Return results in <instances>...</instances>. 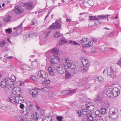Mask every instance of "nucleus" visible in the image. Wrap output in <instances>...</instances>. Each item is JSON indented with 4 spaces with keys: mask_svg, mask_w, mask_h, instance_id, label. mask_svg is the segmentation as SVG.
I'll use <instances>...</instances> for the list:
<instances>
[{
    "mask_svg": "<svg viewBox=\"0 0 121 121\" xmlns=\"http://www.w3.org/2000/svg\"><path fill=\"white\" fill-rule=\"evenodd\" d=\"M96 121H104V120L103 119L100 117H99L97 119Z\"/></svg>",
    "mask_w": 121,
    "mask_h": 121,
    "instance_id": "obj_58",
    "label": "nucleus"
},
{
    "mask_svg": "<svg viewBox=\"0 0 121 121\" xmlns=\"http://www.w3.org/2000/svg\"><path fill=\"white\" fill-rule=\"evenodd\" d=\"M77 113L78 115V117H81L82 112L81 110H78L77 112Z\"/></svg>",
    "mask_w": 121,
    "mask_h": 121,
    "instance_id": "obj_41",
    "label": "nucleus"
},
{
    "mask_svg": "<svg viewBox=\"0 0 121 121\" xmlns=\"http://www.w3.org/2000/svg\"><path fill=\"white\" fill-rule=\"evenodd\" d=\"M114 73V72L112 71V69L111 67L108 68L107 69V74L111 77H113Z\"/></svg>",
    "mask_w": 121,
    "mask_h": 121,
    "instance_id": "obj_18",
    "label": "nucleus"
},
{
    "mask_svg": "<svg viewBox=\"0 0 121 121\" xmlns=\"http://www.w3.org/2000/svg\"><path fill=\"white\" fill-rule=\"evenodd\" d=\"M51 51L50 50H48L47 52L45 53V55L46 56H50L51 53Z\"/></svg>",
    "mask_w": 121,
    "mask_h": 121,
    "instance_id": "obj_40",
    "label": "nucleus"
},
{
    "mask_svg": "<svg viewBox=\"0 0 121 121\" xmlns=\"http://www.w3.org/2000/svg\"><path fill=\"white\" fill-rule=\"evenodd\" d=\"M93 42L92 41H89L88 43H86L85 44H83V46L84 47H89L92 45L93 44Z\"/></svg>",
    "mask_w": 121,
    "mask_h": 121,
    "instance_id": "obj_22",
    "label": "nucleus"
},
{
    "mask_svg": "<svg viewBox=\"0 0 121 121\" xmlns=\"http://www.w3.org/2000/svg\"><path fill=\"white\" fill-rule=\"evenodd\" d=\"M17 31H16L17 32V33L19 35L22 32V30H20L17 29Z\"/></svg>",
    "mask_w": 121,
    "mask_h": 121,
    "instance_id": "obj_51",
    "label": "nucleus"
},
{
    "mask_svg": "<svg viewBox=\"0 0 121 121\" xmlns=\"http://www.w3.org/2000/svg\"><path fill=\"white\" fill-rule=\"evenodd\" d=\"M12 92L15 95H20L21 93V90L19 87H17L14 88L12 90Z\"/></svg>",
    "mask_w": 121,
    "mask_h": 121,
    "instance_id": "obj_13",
    "label": "nucleus"
},
{
    "mask_svg": "<svg viewBox=\"0 0 121 121\" xmlns=\"http://www.w3.org/2000/svg\"><path fill=\"white\" fill-rule=\"evenodd\" d=\"M112 91L107 90L106 91V94L107 96L109 98L111 97L112 95Z\"/></svg>",
    "mask_w": 121,
    "mask_h": 121,
    "instance_id": "obj_26",
    "label": "nucleus"
},
{
    "mask_svg": "<svg viewBox=\"0 0 121 121\" xmlns=\"http://www.w3.org/2000/svg\"><path fill=\"white\" fill-rule=\"evenodd\" d=\"M15 118L16 119L19 121H25L24 120L22 116L20 115H17L15 116Z\"/></svg>",
    "mask_w": 121,
    "mask_h": 121,
    "instance_id": "obj_24",
    "label": "nucleus"
},
{
    "mask_svg": "<svg viewBox=\"0 0 121 121\" xmlns=\"http://www.w3.org/2000/svg\"><path fill=\"white\" fill-rule=\"evenodd\" d=\"M91 52L93 53L96 52V49L95 47H93L92 48Z\"/></svg>",
    "mask_w": 121,
    "mask_h": 121,
    "instance_id": "obj_47",
    "label": "nucleus"
},
{
    "mask_svg": "<svg viewBox=\"0 0 121 121\" xmlns=\"http://www.w3.org/2000/svg\"><path fill=\"white\" fill-rule=\"evenodd\" d=\"M97 79H98L99 81H102L103 80V78L102 77H98L97 78Z\"/></svg>",
    "mask_w": 121,
    "mask_h": 121,
    "instance_id": "obj_55",
    "label": "nucleus"
},
{
    "mask_svg": "<svg viewBox=\"0 0 121 121\" xmlns=\"http://www.w3.org/2000/svg\"><path fill=\"white\" fill-rule=\"evenodd\" d=\"M60 23L58 22H56L50 26L49 29L47 30L45 33V38H46L50 34L51 32L50 29H58L60 28Z\"/></svg>",
    "mask_w": 121,
    "mask_h": 121,
    "instance_id": "obj_6",
    "label": "nucleus"
},
{
    "mask_svg": "<svg viewBox=\"0 0 121 121\" xmlns=\"http://www.w3.org/2000/svg\"><path fill=\"white\" fill-rule=\"evenodd\" d=\"M5 31L6 33H8L9 34H10L12 33V30L11 28L6 29L5 30Z\"/></svg>",
    "mask_w": 121,
    "mask_h": 121,
    "instance_id": "obj_39",
    "label": "nucleus"
},
{
    "mask_svg": "<svg viewBox=\"0 0 121 121\" xmlns=\"http://www.w3.org/2000/svg\"><path fill=\"white\" fill-rule=\"evenodd\" d=\"M95 115L99 117H101L102 114L100 111L97 110L95 112Z\"/></svg>",
    "mask_w": 121,
    "mask_h": 121,
    "instance_id": "obj_31",
    "label": "nucleus"
},
{
    "mask_svg": "<svg viewBox=\"0 0 121 121\" xmlns=\"http://www.w3.org/2000/svg\"><path fill=\"white\" fill-rule=\"evenodd\" d=\"M52 57H53V58H55V59H56V60H57L58 61H59V58H58L56 56H52Z\"/></svg>",
    "mask_w": 121,
    "mask_h": 121,
    "instance_id": "obj_63",
    "label": "nucleus"
},
{
    "mask_svg": "<svg viewBox=\"0 0 121 121\" xmlns=\"http://www.w3.org/2000/svg\"><path fill=\"white\" fill-rule=\"evenodd\" d=\"M52 59L51 60V63L52 64L55 65L56 66L58 65L57 64L59 62V61L56 60L54 58L51 57Z\"/></svg>",
    "mask_w": 121,
    "mask_h": 121,
    "instance_id": "obj_20",
    "label": "nucleus"
},
{
    "mask_svg": "<svg viewBox=\"0 0 121 121\" xmlns=\"http://www.w3.org/2000/svg\"><path fill=\"white\" fill-rule=\"evenodd\" d=\"M101 50L103 51H105L107 50V48L106 47L105 45H103L100 47Z\"/></svg>",
    "mask_w": 121,
    "mask_h": 121,
    "instance_id": "obj_33",
    "label": "nucleus"
},
{
    "mask_svg": "<svg viewBox=\"0 0 121 121\" xmlns=\"http://www.w3.org/2000/svg\"><path fill=\"white\" fill-rule=\"evenodd\" d=\"M33 106L32 103L30 102H28L27 104V107L26 108V113L25 115H27V116L26 118L24 119V120L25 121H31L32 117H29V115H31L32 112V106Z\"/></svg>",
    "mask_w": 121,
    "mask_h": 121,
    "instance_id": "obj_4",
    "label": "nucleus"
},
{
    "mask_svg": "<svg viewBox=\"0 0 121 121\" xmlns=\"http://www.w3.org/2000/svg\"><path fill=\"white\" fill-rule=\"evenodd\" d=\"M23 6L25 9L30 10L33 7V3L31 2H25L24 3Z\"/></svg>",
    "mask_w": 121,
    "mask_h": 121,
    "instance_id": "obj_11",
    "label": "nucleus"
},
{
    "mask_svg": "<svg viewBox=\"0 0 121 121\" xmlns=\"http://www.w3.org/2000/svg\"><path fill=\"white\" fill-rule=\"evenodd\" d=\"M46 85L49 84L50 83V81L49 80H45L44 81Z\"/></svg>",
    "mask_w": 121,
    "mask_h": 121,
    "instance_id": "obj_49",
    "label": "nucleus"
},
{
    "mask_svg": "<svg viewBox=\"0 0 121 121\" xmlns=\"http://www.w3.org/2000/svg\"><path fill=\"white\" fill-rule=\"evenodd\" d=\"M63 65L66 69L70 68L73 69L76 68V65L74 62L69 59H65V61L63 63Z\"/></svg>",
    "mask_w": 121,
    "mask_h": 121,
    "instance_id": "obj_5",
    "label": "nucleus"
},
{
    "mask_svg": "<svg viewBox=\"0 0 121 121\" xmlns=\"http://www.w3.org/2000/svg\"><path fill=\"white\" fill-rule=\"evenodd\" d=\"M37 23L36 20L34 19L32 20V24L34 25H36L37 24Z\"/></svg>",
    "mask_w": 121,
    "mask_h": 121,
    "instance_id": "obj_42",
    "label": "nucleus"
},
{
    "mask_svg": "<svg viewBox=\"0 0 121 121\" xmlns=\"http://www.w3.org/2000/svg\"><path fill=\"white\" fill-rule=\"evenodd\" d=\"M69 92H69V94H72L73 93H75L76 92V91L75 90H72L71 91H69Z\"/></svg>",
    "mask_w": 121,
    "mask_h": 121,
    "instance_id": "obj_53",
    "label": "nucleus"
},
{
    "mask_svg": "<svg viewBox=\"0 0 121 121\" xmlns=\"http://www.w3.org/2000/svg\"><path fill=\"white\" fill-rule=\"evenodd\" d=\"M12 17L11 16H9L7 17H5L3 20V22H9L11 20Z\"/></svg>",
    "mask_w": 121,
    "mask_h": 121,
    "instance_id": "obj_23",
    "label": "nucleus"
},
{
    "mask_svg": "<svg viewBox=\"0 0 121 121\" xmlns=\"http://www.w3.org/2000/svg\"><path fill=\"white\" fill-rule=\"evenodd\" d=\"M100 16H98V17H96L95 16H89V18L90 20H99L101 18H104V17ZM105 17H106V16H105Z\"/></svg>",
    "mask_w": 121,
    "mask_h": 121,
    "instance_id": "obj_15",
    "label": "nucleus"
},
{
    "mask_svg": "<svg viewBox=\"0 0 121 121\" xmlns=\"http://www.w3.org/2000/svg\"><path fill=\"white\" fill-rule=\"evenodd\" d=\"M24 11L23 8H22L21 6L18 7L16 6L15 9L13 11H12L14 13H16V14H20L23 13ZM12 12V11H11Z\"/></svg>",
    "mask_w": 121,
    "mask_h": 121,
    "instance_id": "obj_12",
    "label": "nucleus"
},
{
    "mask_svg": "<svg viewBox=\"0 0 121 121\" xmlns=\"http://www.w3.org/2000/svg\"><path fill=\"white\" fill-rule=\"evenodd\" d=\"M30 78L31 79L35 81H36L37 80V79L35 76H34L33 75H31L30 77Z\"/></svg>",
    "mask_w": 121,
    "mask_h": 121,
    "instance_id": "obj_46",
    "label": "nucleus"
},
{
    "mask_svg": "<svg viewBox=\"0 0 121 121\" xmlns=\"http://www.w3.org/2000/svg\"><path fill=\"white\" fill-rule=\"evenodd\" d=\"M112 91V95L114 97L118 96L120 94V90L117 88H114Z\"/></svg>",
    "mask_w": 121,
    "mask_h": 121,
    "instance_id": "obj_14",
    "label": "nucleus"
},
{
    "mask_svg": "<svg viewBox=\"0 0 121 121\" xmlns=\"http://www.w3.org/2000/svg\"><path fill=\"white\" fill-rule=\"evenodd\" d=\"M20 83V85L21 86H24V83L23 82H19Z\"/></svg>",
    "mask_w": 121,
    "mask_h": 121,
    "instance_id": "obj_64",
    "label": "nucleus"
},
{
    "mask_svg": "<svg viewBox=\"0 0 121 121\" xmlns=\"http://www.w3.org/2000/svg\"><path fill=\"white\" fill-rule=\"evenodd\" d=\"M12 35L13 37H15L19 35L17 33V32L15 31L13 33Z\"/></svg>",
    "mask_w": 121,
    "mask_h": 121,
    "instance_id": "obj_52",
    "label": "nucleus"
},
{
    "mask_svg": "<svg viewBox=\"0 0 121 121\" xmlns=\"http://www.w3.org/2000/svg\"><path fill=\"white\" fill-rule=\"evenodd\" d=\"M69 43L72 44H73L75 45H79L80 44L77 42L72 40H71L69 42Z\"/></svg>",
    "mask_w": 121,
    "mask_h": 121,
    "instance_id": "obj_37",
    "label": "nucleus"
},
{
    "mask_svg": "<svg viewBox=\"0 0 121 121\" xmlns=\"http://www.w3.org/2000/svg\"><path fill=\"white\" fill-rule=\"evenodd\" d=\"M24 21V20L17 27H16L17 29L22 30V29L23 28L22 25Z\"/></svg>",
    "mask_w": 121,
    "mask_h": 121,
    "instance_id": "obj_32",
    "label": "nucleus"
},
{
    "mask_svg": "<svg viewBox=\"0 0 121 121\" xmlns=\"http://www.w3.org/2000/svg\"><path fill=\"white\" fill-rule=\"evenodd\" d=\"M0 108L4 110L5 109L4 106V105L2 104H0Z\"/></svg>",
    "mask_w": 121,
    "mask_h": 121,
    "instance_id": "obj_57",
    "label": "nucleus"
},
{
    "mask_svg": "<svg viewBox=\"0 0 121 121\" xmlns=\"http://www.w3.org/2000/svg\"><path fill=\"white\" fill-rule=\"evenodd\" d=\"M51 53L54 54H57L59 52V49L56 48H54L51 51Z\"/></svg>",
    "mask_w": 121,
    "mask_h": 121,
    "instance_id": "obj_25",
    "label": "nucleus"
},
{
    "mask_svg": "<svg viewBox=\"0 0 121 121\" xmlns=\"http://www.w3.org/2000/svg\"><path fill=\"white\" fill-rule=\"evenodd\" d=\"M87 39L86 38H83L80 40L81 42L83 43L87 41Z\"/></svg>",
    "mask_w": 121,
    "mask_h": 121,
    "instance_id": "obj_44",
    "label": "nucleus"
},
{
    "mask_svg": "<svg viewBox=\"0 0 121 121\" xmlns=\"http://www.w3.org/2000/svg\"><path fill=\"white\" fill-rule=\"evenodd\" d=\"M71 18L69 17H67L66 20V21L67 22H70L71 21Z\"/></svg>",
    "mask_w": 121,
    "mask_h": 121,
    "instance_id": "obj_61",
    "label": "nucleus"
},
{
    "mask_svg": "<svg viewBox=\"0 0 121 121\" xmlns=\"http://www.w3.org/2000/svg\"><path fill=\"white\" fill-rule=\"evenodd\" d=\"M6 44V42L5 41H2L0 42V47L2 48L5 46Z\"/></svg>",
    "mask_w": 121,
    "mask_h": 121,
    "instance_id": "obj_38",
    "label": "nucleus"
},
{
    "mask_svg": "<svg viewBox=\"0 0 121 121\" xmlns=\"http://www.w3.org/2000/svg\"><path fill=\"white\" fill-rule=\"evenodd\" d=\"M30 33H32V35H33V37L36 36L38 35V33L36 32H31Z\"/></svg>",
    "mask_w": 121,
    "mask_h": 121,
    "instance_id": "obj_48",
    "label": "nucleus"
},
{
    "mask_svg": "<svg viewBox=\"0 0 121 121\" xmlns=\"http://www.w3.org/2000/svg\"><path fill=\"white\" fill-rule=\"evenodd\" d=\"M92 40L94 42H96L97 41V39H96L94 38H92Z\"/></svg>",
    "mask_w": 121,
    "mask_h": 121,
    "instance_id": "obj_62",
    "label": "nucleus"
},
{
    "mask_svg": "<svg viewBox=\"0 0 121 121\" xmlns=\"http://www.w3.org/2000/svg\"><path fill=\"white\" fill-rule=\"evenodd\" d=\"M89 66L88 65H83V66L81 67V69L84 72H86L88 70Z\"/></svg>",
    "mask_w": 121,
    "mask_h": 121,
    "instance_id": "obj_21",
    "label": "nucleus"
},
{
    "mask_svg": "<svg viewBox=\"0 0 121 121\" xmlns=\"http://www.w3.org/2000/svg\"><path fill=\"white\" fill-rule=\"evenodd\" d=\"M50 87H45L43 88H37V89L40 90L42 92H47L49 91L50 90Z\"/></svg>",
    "mask_w": 121,
    "mask_h": 121,
    "instance_id": "obj_17",
    "label": "nucleus"
},
{
    "mask_svg": "<svg viewBox=\"0 0 121 121\" xmlns=\"http://www.w3.org/2000/svg\"><path fill=\"white\" fill-rule=\"evenodd\" d=\"M101 100L100 97L98 96L96 97L95 98V100L96 101H100Z\"/></svg>",
    "mask_w": 121,
    "mask_h": 121,
    "instance_id": "obj_54",
    "label": "nucleus"
},
{
    "mask_svg": "<svg viewBox=\"0 0 121 121\" xmlns=\"http://www.w3.org/2000/svg\"><path fill=\"white\" fill-rule=\"evenodd\" d=\"M13 57V56H9L7 57H6V60H8L9 59H11Z\"/></svg>",
    "mask_w": 121,
    "mask_h": 121,
    "instance_id": "obj_59",
    "label": "nucleus"
},
{
    "mask_svg": "<svg viewBox=\"0 0 121 121\" xmlns=\"http://www.w3.org/2000/svg\"><path fill=\"white\" fill-rule=\"evenodd\" d=\"M62 118L61 116H57L56 117V119L58 121H62Z\"/></svg>",
    "mask_w": 121,
    "mask_h": 121,
    "instance_id": "obj_43",
    "label": "nucleus"
},
{
    "mask_svg": "<svg viewBox=\"0 0 121 121\" xmlns=\"http://www.w3.org/2000/svg\"><path fill=\"white\" fill-rule=\"evenodd\" d=\"M32 116V117L33 119L34 120L38 121V118L39 117V115L38 114V113L36 112H34V113H33L32 114L31 113V114Z\"/></svg>",
    "mask_w": 121,
    "mask_h": 121,
    "instance_id": "obj_19",
    "label": "nucleus"
},
{
    "mask_svg": "<svg viewBox=\"0 0 121 121\" xmlns=\"http://www.w3.org/2000/svg\"><path fill=\"white\" fill-rule=\"evenodd\" d=\"M67 43V41L65 39L63 38L59 42V44L60 45H62L65 43Z\"/></svg>",
    "mask_w": 121,
    "mask_h": 121,
    "instance_id": "obj_29",
    "label": "nucleus"
},
{
    "mask_svg": "<svg viewBox=\"0 0 121 121\" xmlns=\"http://www.w3.org/2000/svg\"><path fill=\"white\" fill-rule=\"evenodd\" d=\"M89 3L90 4L91 6H93V1L91 0H89L88 1Z\"/></svg>",
    "mask_w": 121,
    "mask_h": 121,
    "instance_id": "obj_56",
    "label": "nucleus"
},
{
    "mask_svg": "<svg viewBox=\"0 0 121 121\" xmlns=\"http://www.w3.org/2000/svg\"><path fill=\"white\" fill-rule=\"evenodd\" d=\"M65 77V79H68L71 77V75L68 72L66 71Z\"/></svg>",
    "mask_w": 121,
    "mask_h": 121,
    "instance_id": "obj_28",
    "label": "nucleus"
},
{
    "mask_svg": "<svg viewBox=\"0 0 121 121\" xmlns=\"http://www.w3.org/2000/svg\"><path fill=\"white\" fill-rule=\"evenodd\" d=\"M53 67L56 69L59 73L62 74L64 73L65 68L63 65L62 64L59 65H57L55 66H53Z\"/></svg>",
    "mask_w": 121,
    "mask_h": 121,
    "instance_id": "obj_8",
    "label": "nucleus"
},
{
    "mask_svg": "<svg viewBox=\"0 0 121 121\" xmlns=\"http://www.w3.org/2000/svg\"><path fill=\"white\" fill-rule=\"evenodd\" d=\"M38 91L37 90L32 89L30 91V93L33 97H36L38 94Z\"/></svg>",
    "mask_w": 121,
    "mask_h": 121,
    "instance_id": "obj_16",
    "label": "nucleus"
},
{
    "mask_svg": "<svg viewBox=\"0 0 121 121\" xmlns=\"http://www.w3.org/2000/svg\"><path fill=\"white\" fill-rule=\"evenodd\" d=\"M69 91H61V93L63 94L64 95H67L68 94H69Z\"/></svg>",
    "mask_w": 121,
    "mask_h": 121,
    "instance_id": "obj_36",
    "label": "nucleus"
},
{
    "mask_svg": "<svg viewBox=\"0 0 121 121\" xmlns=\"http://www.w3.org/2000/svg\"><path fill=\"white\" fill-rule=\"evenodd\" d=\"M37 75L38 77L41 78H47L48 77V74L43 70H40L39 71Z\"/></svg>",
    "mask_w": 121,
    "mask_h": 121,
    "instance_id": "obj_9",
    "label": "nucleus"
},
{
    "mask_svg": "<svg viewBox=\"0 0 121 121\" xmlns=\"http://www.w3.org/2000/svg\"><path fill=\"white\" fill-rule=\"evenodd\" d=\"M94 108V104L91 103H87L85 105H83L81 107L83 114H87V110L91 112L93 110Z\"/></svg>",
    "mask_w": 121,
    "mask_h": 121,
    "instance_id": "obj_3",
    "label": "nucleus"
},
{
    "mask_svg": "<svg viewBox=\"0 0 121 121\" xmlns=\"http://www.w3.org/2000/svg\"><path fill=\"white\" fill-rule=\"evenodd\" d=\"M22 68L23 69L27 70L29 69L28 68H30V67L29 66H27L26 65H24L23 66Z\"/></svg>",
    "mask_w": 121,
    "mask_h": 121,
    "instance_id": "obj_50",
    "label": "nucleus"
},
{
    "mask_svg": "<svg viewBox=\"0 0 121 121\" xmlns=\"http://www.w3.org/2000/svg\"><path fill=\"white\" fill-rule=\"evenodd\" d=\"M20 107L21 109H23L24 107V105L23 104H21L19 106Z\"/></svg>",
    "mask_w": 121,
    "mask_h": 121,
    "instance_id": "obj_60",
    "label": "nucleus"
},
{
    "mask_svg": "<svg viewBox=\"0 0 121 121\" xmlns=\"http://www.w3.org/2000/svg\"><path fill=\"white\" fill-rule=\"evenodd\" d=\"M100 111L102 114H104L106 112V109L103 107L101 108Z\"/></svg>",
    "mask_w": 121,
    "mask_h": 121,
    "instance_id": "obj_35",
    "label": "nucleus"
},
{
    "mask_svg": "<svg viewBox=\"0 0 121 121\" xmlns=\"http://www.w3.org/2000/svg\"><path fill=\"white\" fill-rule=\"evenodd\" d=\"M11 79L7 78L1 82V86L4 89V90L5 91H8L11 89L14 84V81L16 80V77L13 75L11 76Z\"/></svg>",
    "mask_w": 121,
    "mask_h": 121,
    "instance_id": "obj_1",
    "label": "nucleus"
},
{
    "mask_svg": "<svg viewBox=\"0 0 121 121\" xmlns=\"http://www.w3.org/2000/svg\"><path fill=\"white\" fill-rule=\"evenodd\" d=\"M54 37H59L60 36L59 33L58 32H56L54 34L53 36Z\"/></svg>",
    "mask_w": 121,
    "mask_h": 121,
    "instance_id": "obj_34",
    "label": "nucleus"
},
{
    "mask_svg": "<svg viewBox=\"0 0 121 121\" xmlns=\"http://www.w3.org/2000/svg\"><path fill=\"white\" fill-rule=\"evenodd\" d=\"M27 38H32L33 37V35H32V33H30L29 34L26 35Z\"/></svg>",
    "mask_w": 121,
    "mask_h": 121,
    "instance_id": "obj_45",
    "label": "nucleus"
},
{
    "mask_svg": "<svg viewBox=\"0 0 121 121\" xmlns=\"http://www.w3.org/2000/svg\"><path fill=\"white\" fill-rule=\"evenodd\" d=\"M84 114L85 116L84 117L82 121H95L96 119L95 115L92 114L91 112Z\"/></svg>",
    "mask_w": 121,
    "mask_h": 121,
    "instance_id": "obj_7",
    "label": "nucleus"
},
{
    "mask_svg": "<svg viewBox=\"0 0 121 121\" xmlns=\"http://www.w3.org/2000/svg\"><path fill=\"white\" fill-rule=\"evenodd\" d=\"M116 110L114 108L110 109L109 112V116L105 117V121H115L118 117L117 114L116 112Z\"/></svg>",
    "mask_w": 121,
    "mask_h": 121,
    "instance_id": "obj_2",
    "label": "nucleus"
},
{
    "mask_svg": "<svg viewBox=\"0 0 121 121\" xmlns=\"http://www.w3.org/2000/svg\"><path fill=\"white\" fill-rule=\"evenodd\" d=\"M48 71L49 72V73L51 75L53 76V75L54 74V73L52 70V68L50 66L48 68Z\"/></svg>",
    "mask_w": 121,
    "mask_h": 121,
    "instance_id": "obj_30",
    "label": "nucleus"
},
{
    "mask_svg": "<svg viewBox=\"0 0 121 121\" xmlns=\"http://www.w3.org/2000/svg\"><path fill=\"white\" fill-rule=\"evenodd\" d=\"M8 101L16 105L18 104L16 100V97L13 95H10L8 97Z\"/></svg>",
    "mask_w": 121,
    "mask_h": 121,
    "instance_id": "obj_10",
    "label": "nucleus"
},
{
    "mask_svg": "<svg viewBox=\"0 0 121 121\" xmlns=\"http://www.w3.org/2000/svg\"><path fill=\"white\" fill-rule=\"evenodd\" d=\"M83 62L82 61V63L83 64V65H85L89 66V63L88 60L86 59H83Z\"/></svg>",
    "mask_w": 121,
    "mask_h": 121,
    "instance_id": "obj_27",
    "label": "nucleus"
}]
</instances>
